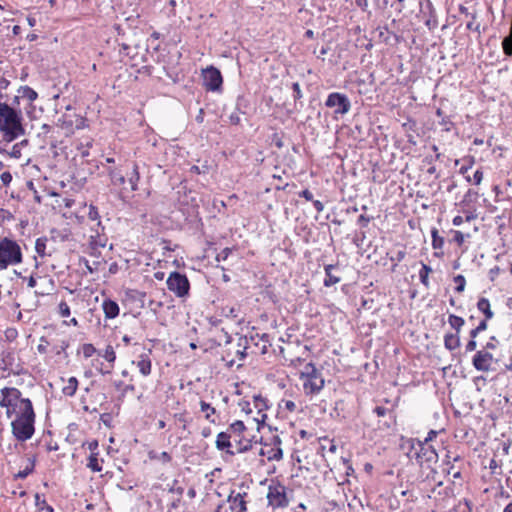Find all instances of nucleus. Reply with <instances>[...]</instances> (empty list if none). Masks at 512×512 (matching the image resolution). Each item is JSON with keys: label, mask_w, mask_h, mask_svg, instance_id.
I'll list each match as a JSON object with an SVG mask.
<instances>
[{"label": "nucleus", "mask_w": 512, "mask_h": 512, "mask_svg": "<svg viewBox=\"0 0 512 512\" xmlns=\"http://www.w3.org/2000/svg\"><path fill=\"white\" fill-rule=\"evenodd\" d=\"M22 120V112L19 108L0 104V132L5 141L12 142L25 134Z\"/></svg>", "instance_id": "f257e3e1"}, {"label": "nucleus", "mask_w": 512, "mask_h": 512, "mask_svg": "<svg viewBox=\"0 0 512 512\" xmlns=\"http://www.w3.org/2000/svg\"><path fill=\"white\" fill-rule=\"evenodd\" d=\"M13 416H15L11 422L13 436L21 442L31 439L35 432V412L32 402L25 404L24 410L18 411Z\"/></svg>", "instance_id": "f03ea898"}, {"label": "nucleus", "mask_w": 512, "mask_h": 512, "mask_svg": "<svg viewBox=\"0 0 512 512\" xmlns=\"http://www.w3.org/2000/svg\"><path fill=\"white\" fill-rule=\"evenodd\" d=\"M21 391L15 387H5L0 391V407L6 408V415L11 418L18 411H23L25 404L31 402L21 397Z\"/></svg>", "instance_id": "7ed1b4c3"}, {"label": "nucleus", "mask_w": 512, "mask_h": 512, "mask_svg": "<svg viewBox=\"0 0 512 512\" xmlns=\"http://www.w3.org/2000/svg\"><path fill=\"white\" fill-rule=\"evenodd\" d=\"M300 379L304 380L303 388L306 395L318 394L325 385L321 372L312 362L305 365L304 370L300 373Z\"/></svg>", "instance_id": "20e7f679"}, {"label": "nucleus", "mask_w": 512, "mask_h": 512, "mask_svg": "<svg viewBox=\"0 0 512 512\" xmlns=\"http://www.w3.org/2000/svg\"><path fill=\"white\" fill-rule=\"evenodd\" d=\"M22 262V251L19 244L10 239L0 240V270L6 269L10 265H16Z\"/></svg>", "instance_id": "39448f33"}, {"label": "nucleus", "mask_w": 512, "mask_h": 512, "mask_svg": "<svg viewBox=\"0 0 512 512\" xmlns=\"http://www.w3.org/2000/svg\"><path fill=\"white\" fill-rule=\"evenodd\" d=\"M408 455L411 458H415L420 465L436 462L438 459V455L433 446L425 442H421L420 440L412 444Z\"/></svg>", "instance_id": "423d86ee"}, {"label": "nucleus", "mask_w": 512, "mask_h": 512, "mask_svg": "<svg viewBox=\"0 0 512 512\" xmlns=\"http://www.w3.org/2000/svg\"><path fill=\"white\" fill-rule=\"evenodd\" d=\"M246 429L245 424L240 420H236L228 427V431L232 433L237 453H245L252 448V439L246 438L244 435Z\"/></svg>", "instance_id": "0eeeda50"}, {"label": "nucleus", "mask_w": 512, "mask_h": 512, "mask_svg": "<svg viewBox=\"0 0 512 512\" xmlns=\"http://www.w3.org/2000/svg\"><path fill=\"white\" fill-rule=\"evenodd\" d=\"M167 288L179 298L189 296L190 282L185 274L178 271L170 273L166 281Z\"/></svg>", "instance_id": "6e6552de"}, {"label": "nucleus", "mask_w": 512, "mask_h": 512, "mask_svg": "<svg viewBox=\"0 0 512 512\" xmlns=\"http://www.w3.org/2000/svg\"><path fill=\"white\" fill-rule=\"evenodd\" d=\"M325 106L333 108L335 115H345L351 109V102L347 95L339 92H332L327 96Z\"/></svg>", "instance_id": "1a4fd4ad"}, {"label": "nucleus", "mask_w": 512, "mask_h": 512, "mask_svg": "<svg viewBox=\"0 0 512 512\" xmlns=\"http://www.w3.org/2000/svg\"><path fill=\"white\" fill-rule=\"evenodd\" d=\"M247 493H235L232 491L226 502L219 504L215 512H245L246 502L244 497Z\"/></svg>", "instance_id": "9d476101"}, {"label": "nucleus", "mask_w": 512, "mask_h": 512, "mask_svg": "<svg viewBox=\"0 0 512 512\" xmlns=\"http://www.w3.org/2000/svg\"><path fill=\"white\" fill-rule=\"evenodd\" d=\"M249 347V342L246 336L238 337L236 348H227L225 350V354L222 356V360L226 361V366L231 368L235 364L234 358H231L232 355L236 356L239 360L243 361L247 356V349Z\"/></svg>", "instance_id": "9b49d317"}, {"label": "nucleus", "mask_w": 512, "mask_h": 512, "mask_svg": "<svg viewBox=\"0 0 512 512\" xmlns=\"http://www.w3.org/2000/svg\"><path fill=\"white\" fill-rule=\"evenodd\" d=\"M267 499L269 505L274 508H283L289 504V500L286 495V487L280 483L269 486Z\"/></svg>", "instance_id": "f8f14e48"}, {"label": "nucleus", "mask_w": 512, "mask_h": 512, "mask_svg": "<svg viewBox=\"0 0 512 512\" xmlns=\"http://www.w3.org/2000/svg\"><path fill=\"white\" fill-rule=\"evenodd\" d=\"M203 85L207 91H219L223 84V77L219 69L210 66L203 70Z\"/></svg>", "instance_id": "ddd939ff"}, {"label": "nucleus", "mask_w": 512, "mask_h": 512, "mask_svg": "<svg viewBox=\"0 0 512 512\" xmlns=\"http://www.w3.org/2000/svg\"><path fill=\"white\" fill-rule=\"evenodd\" d=\"M493 355L486 350H479L472 358V365L477 371L489 372L492 370Z\"/></svg>", "instance_id": "4468645a"}, {"label": "nucleus", "mask_w": 512, "mask_h": 512, "mask_svg": "<svg viewBox=\"0 0 512 512\" xmlns=\"http://www.w3.org/2000/svg\"><path fill=\"white\" fill-rule=\"evenodd\" d=\"M273 446L261 448L259 454L266 456L269 461H279L283 458V450L281 448V439L279 436H274Z\"/></svg>", "instance_id": "2eb2a0df"}, {"label": "nucleus", "mask_w": 512, "mask_h": 512, "mask_svg": "<svg viewBox=\"0 0 512 512\" xmlns=\"http://www.w3.org/2000/svg\"><path fill=\"white\" fill-rule=\"evenodd\" d=\"M232 440H233L232 433L230 431H228V429L226 431L220 432L216 438V442H215L216 448L220 451H225L227 454L233 456L237 452L231 450Z\"/></svg>", "instance_id": "dca6fc26"}, {"label": "nucleus", "mask_w": 512, "mask_h": 512, "mask_svg": "<svg viewBox=\"0 0 512 512\" xmlns=\"http://www.w3.org/2000/svg\"><path fill=\"white\" fill-rule=\"evenodd\" d=\"M151 350L148 353L140 354L136 360L132 361V364L136 365L142 376L147 377L152 372V362L150 359Z\"/></svg>", "instance_id": "f3484780"}, {"label": "nucleus", "mask_w": 512, "mask_h": 512, "mask_svg": "<svg viewBox=\"0 0 512 512\" xmlns=\"http://www.w3.org/2000/svg\"><path fill=\"white\" fill-rule=\"evenodd\" d=\"M373 412L380 418H387V420H385L383 423L386 428H390L393 424H395L396 416L393 410L383 406H376L373 409Z\"/></svg>", "instance_id": "a211bd4d"}, {"label": "nucleus", "mask_w": 512, "mask_h": 512, "mask_svg": "<svg viewBox=\"0 0 512 512\" xmlns=\"http://www.w3.org/2000/svg\"><path fill=\"white\" fill-rule=\"evenodd\" d=\"M102 309L107 319H114L119 315L120 308L117 302L111 299H105L102 303Z\"/></svg>", "instance_id": "6ab92c4d"}, {"label": "nucleus", "mask_w": 512, "mask_h": 512, "mask_svg": "<svg viewBox=\"0 0 512 512\" xmlns=\"http://www.w3.org/2000/svg\"><path fill=\"white\" fill-rule=\"evenodd\" d=\"M337 265H325L324 271H325V279L323 281V284L325 287H331L341 281V278L333 273V270L337 269Z\"/></svg>", "instance_id": "aec40b11"}, {"label": "nucleus", "mask_w": 512, "mask_h": 512, "mask_svg": "<svg viewBox=\"0 0 512 512\" xmlns=\"http://www.w3.org/2000/svg\"><path fill=\"white\" fill-rule=\"evenodd\" d=\"M461 345L460 334L458 333H446L444 335V347L449 351L458 349Z\"/></svg>", "instance_id": "412c9836"}, {"label": "nucleus", "mask_w": 512, "mask_h": 512, "mask_svg": "<svg viewBox=\"0 0 512 512\" xmlns=\"http://www.w3.org/2000/svg\"><path fill=\"white\" fill-rule=\"evenodd\" d=\"M107 173L110 177L111 184L114 186H122L126 182L125 176L117 169L109 167Z\"/></svg>", "instance_id": "4be33fe9"}, {"label": "nucleus", "mask_w": 512, "mask_h": 512, "mask_svg": "<svg viewBox=\"0 0 512 512\" xmlns=\"http://www.w3.org/2000/svg\"><path fill=\"white\" fill-rule=\"evenodd\" d=\"M477 309L482 312L486 319H492L494 317V312L491 310L490 301L481 297L477 302Z\"/></svg>", "instance_id": "5701e85b"}, {"label": "nucleus", "mask_w": 512, "mask_h": 512, "mask_svg": "<svg viewBox=\"0 0 512 512\" xmlns=\"http://www.w3.org/2000/svg\"><path fill=\"white\" fill-rule=\"evenodd\" d=\"M78 384H79V382L76 377H74V376L70 377L67 380L66 385L63 386L62 393L65 396L73 397L76 394V391L78 389Z\"/></svg>", "instance_id": "b1692460"}, {"label": "nucleus", "mask_w": 512, "mask_h": 512, "mask_svg": "<svg viewBox=\"0 0 512 512\" xmlns=\"http://www.w3.org/2000/svg\"><path fill=\"white\" fill-rule=\"evenodd\" d=\"M448 323L451 328L455 330V333L460 334V331L465 324V320L460 316L450 314L448 317Z\"/></svg>", "instance_id": "393cba45"}, {"label": "nucleus", "mask_w": 512, "mask_h": 512, "mask_svg": "<svg viewBox=\"0 0 512 512\" xmlns=\"http://www.w3.org/2000/svg\"><path fill=\"white\" fill-rule=\"evenodd\" d=\"M17 92L22 98L28 99L31 103L38 98V93L29 86H20Z\"/></svg>", "instance_id": "a878e982"}, {"label": "nucleus", "mask_w": 512, "mask_h": 512, "mask_svg": "<svg viewBox=\"0 0 512 512\" xmlns=\"http://www.w3.org/2000/svg\"><path fill=\"white\" fill-rule=\"evenodd\" d=\"M432 272V268L425 264V263H422V266H421V269L419 271V279H420V282L426 287V288H429L430 286V282H429V274Z\"/></svg>", "instance_id": "bb28decb"}, {"label": "nucleus", "mask_w": 512, "mask_h": 512, "mask_svg": "<svg viewBox=\"0 0 512 512\" xmlns=\"http://www.w3.org/2000/svg\"><path fill=\"white\" fill-rule=\"evenodd\" d=\"M148 457L150 460H157V461H161L162 463H168L172 459L170 454L166 451L158 453L154 450H151L148 452Z\"/></svg>", "instance_id": "cd10ccee"}, {"label": "nucleus", "mask_w": 512, "mask_h": 512, "mask_svg": "<svg viewBox=\"0 0 512 512\" xmlns=\"http://www.w3.org/2000/svg\"><path fill=\"white\" fill-rule=\"evenodd\" d=\"M87 467L91 469L93 472H101L102 466L100 464V460L98 458V453H91L88 458Z\"/></svg>", "instance_id": "c85d7f7f"}, {"label": "nucleus", "mask_w": 512, "mask_h": 512, "mask_svg": "<svg viewBox=\"0 0 512 512\" xmlns=\"http://www.w3.org/2000/svg\"><path fill=\"white\" fill-rule=\"evenodd\" d=\"M200 409L202 412H205L206 415H205V418L211 422V423H215V419L212 418V415L216 413V410L214 407H212L209 403L201 400L200 401Z\"/></svg>", "instance_id": "c756f323"}, {"label": "nucleus", "mask_w": 512, "mask_h": 512, "mask_svg": "<svg viewBox=\"0 0 512 512\" xmlns=\"http://www.w3.org/2000/svg\"><path fill=\"white\" fill-rule=\"evenodd\" d=\"M98 355L103 357L106 361H108L109 363H112V364L116 360V353L114 351V348L111 345H107L103 352L98 351Z\"/></svg>", "instance_id": "7c9ffc66"}, {"label": "nucleus", "mask_w": 512, "mask_h": 512, "mask_svg": "<svg viewBox=\"0 0 512 512\" xmlns=\"http://www.w3.org/2000/svg\"><path fill=\"white\" fill-rule=\"evenodd\" d=\"M35 505L37 506L39 512H54L53 507L49 505L45 499L41 500L38 493L35 495Z\"/></svg>", "instance_id": "2f4dec72"}, {"label": "nucleus", "mask_w": 512, "mask_h": 512, "mask_svg": "<svg viewBox=\"0 0 512 512\" xmlns=\"http://www.w3.org/2000/svg\"><path fill=\"white\" fill-rule=\"evenodd\" d=\"M139 180H140V174L138 171V166H137V164H134L132 174L128 178V182L131 186L132 191L137 190V185H138Z\"/></svg>", "instance_id": "473e14b6"}, {"label": "nucleus", "mask_w": 512, "mask_h": 512, "mask_svg": "<svg viewBox=\"0 0 512 512\" xmlns=\"http://www.w3.org/2000/svg\"><path fill=\"white\" fill-rule=\"evenodd\" d=\"M253 403L258 413H262L268 409L267 399L263 398L261 395H255L253 397Z\"/></svg>", "instance_id": "72a5a7b5"}, {"label": "nucleus", "mask_w": 512, "mask_h": 512, "mask_svg": "<svg viewBox=\"0 0 512 512\" xmlns=\"http://www.w3.org/2000/svg\"><path fill=\"white\" fill-rule=\"evenodd\" d=\"M48 239L47 237H40L36 239L35 242V250L37 254L41 257L46 255V243Z\"/></svg>", "instance_id": "f704fd0d"}, {"label": "nucleus", "mask_w": 512, "mask_h": 512, "mask_svg": "<svg viewBox=\"0 0 512 512\" xmlns=\"http://www.w3.org/2000/svg\"><path fill=\"white\" fill-rule=\"evenodd\" d=\"M453 280L456 284L455 291L457 293H462L465 290V286H466L465 277L463 275L459 274V275L455 276Z\"/></svg>", "instance_id": "c9c22d12"}, {"label": "nucleus", "mask_w": 512, "mask_h": 512, "mask_svg": "<svg viewBox=\"0 0 512 512\" xmlns=\"http://www.w3.org/2000/svg\"><path fill=\"white\" fill-rule=\"evenodd\" d=\"M450 233L453 235L451 241L455 242L458 246H462L465 242V235L458 230H450Z\"/></svg>", "instance_id": "e433bc0d"}, {"label": "nucleus", "mask_w": 512, "mask_h": 512, "mask_svg": "<svg viewBox=\"0 0 512 512\" xmlns=\"http://www.w3.org/2000/svg\"><path fill=\"white\" fill-rule=\"evenodd\" d=\"M82 353H83V356L85 358H90L92 357L95 353H98V351L96 350V348L90 344V343H85L83 344L82 346Z\"/></svg>", "instance_id": "4c0bfd02"}, {"label": "nucleus", "mask_w": 512, "mask_h": 512, "mask_svg": "<svg viewBox=\"0 0 512 512\" xmlns=\"http://www.w3.org/2000/svg\"><path fill=\"white\" fill-rule=\"evenodd\" d=\"M222 314L225 316V317H228V318H231V319H236L239 315V309L236 308V307H224L222 309Z\"/></svg>", "instance_id": "58836bf2"}, {"label": "nucleus", "mask_w": 512, "mask_h": 512, "mask_svg": "<svg viewBox=\"0 0 512 512\" xmlns=\"http://www.w3.org/2000/svg\"><path fill=\"white\" fill-rule=\"evenodd\" d=\"M58 313L61 317H69L70 316V314H71L70 307L65 301H61L59 303Z\"/></svg>", "instance_id": "ea45409f"}, {"label": "nucleus", "mask_w": 512, "mask_h": 512, "mask_svg": "<svg viewBox=\"0 0 512 512\" xmlns=\"http://www.w3.org/2000/svg\"><path fill=\"white\" fill-rule=\"evenodd\" d=\"M247 107V101L243 96H238L236 100L235 109L241 114H245V108Z\"/></svg>", "instance_id": "a19ab883"}, {"label": "nucleus", "mask_w": 512, "mask_h": 512, "mask_svg": "<svg viewBox=\"0 0 512 512\" xmlns=\"http://www.w3.org/2000/svg\"><path fill=\"white\" fill-rule=\"evenodd\" d=\"M266 418H267V414L265 413V411H263L262 413L257 412V417L253 418V421L257 423L258 431L260 430V428L262 426H264Z\"/></svg>", "instance_id": "79ce46f5"}, {"label": "nucleus", "mask_w": 512, "mask_h": 512, "mask_svg": "<svg viewBox=\"0 0 512 512\" xmlns=\"http://www.w3.org/2000/svg\"><path fill=\"white\" fill-rule=\"evenodd\" d=\"M232 252V249L231 248H224L220 253L217 254L215 260L217 262H220V261H225L227 260V258L229 257V255L231 254Z\"/></svg>", "instance_id": "37998d69"}, {"label": "nucleus", "mask_w": 512, "mask_h": 512, "mask_svg": "<svg viewBox=\"0 0 512 512\" xmlns=\"http://www.w3.org/2000/svg\"><path fill=\"white\" fill-rule=\"evenodd\" d=\"M292 90H293V98L295 101L300 100L303 97L300 85L298 82H294L292 84Z\"/></svg>", "instance_id": "c03bdc74"}, {"label": "nucleus", "mask_w": 512, "mask_h": 512, "mask_svg": "<svg viewBox=\"0 0 512 512\" xmlns=\"http://www.w3.org/2000/svg\"><path fill=\"white\" fill-rule=\"evenodd\" d=\"M240 112H238L236 109L234 112H232L230 115H229V122L230 124L232 125H239L241 123V118H240Z\"/></svg>", "instance_id": "a18cd8bd"}, {"label": "nucleus", "mask_w": 512, "mask_h": 512, "mask_svg": "<svg viewBox=\"0 0 512 512\" xmlns=\"http://www.w3.org/2000/svg\"><path fill=\"white\" fill-rule=\"evenodd\" d=\"M21 151H22V150H21V148L19 147V145L14 144V145L12 146L11 151H10V152H7L6 154H7V155H9V156H10V157H12V158H16V159H18V158H20V157H21V155H22Z\"/></svg>", "instance_id": "49530a36"}, {"label": "nucleus", "mask_w": 512, "mask_h": 512, "mask_svg": "<svg viewBox=\"0 0 512 512\" xmlns=\"http://www.w3.org/2000/svg\"><path fill=\"white\" fill-rule=\"evenodd\" d=\"M440 125L443 126L444 131L449 132L453 126V123L448 116H444L440 121Z\"/></svg>", "instance_id": "de8ad7c7"}, {"label": "nucleus", "mask_w": 512, "mask_h": 512, "mask_svg": "<svg viewBox=\"0 0 512 512\" xmlns=\"http://www.w3.org/2000/svg\"><path fill=\"white\" fill-rule=\"evenodd\" d=\"M372 220V217L365 216L364 214H361L357 219V224L363 228L367 227L370 221Z\"/></svg>", "instance_id": "09e8293b"}, {"label": "nucleus", "mask_w": 512, "mask_h": 512, "mask_svg": "<svg viewBox=\"0 0 512 512\" xmlns=\"http://www.w3.org/2000/svg\"><path fill=\"white\" fill-rule=\"evenodd\" d=\"M99 213L97 207L90 205L89 211H88V218L90 220H98L99 219Z\"/></svg>", "instance_id": "8fccbe9b"}, {"label": "nucleus", "mask_w": 512, "mask_h": 512, "mask_svg": "<svg viewBox=\"0 0 512 512\" xmlns=\"http://www.w3.org/2000/svg\"><path fill=\"white\" fill-rule=\"evenodd\" d=\"M0 178H1L2 184H3L4 186H9V184H10V183H11V181H12V175H11V173H10V172H8V171L3 172V173L1 174V176H0Z\"/></svg>", "instance_id": "3c124183"}, {"label": "nucleus", "mask_w": 512, "mask_h": 512, "mask_svg": "<svg viewBox=\"0 0 512 512\" xmlns=\"http://www.w3.org/2000/svg\"><path fill=\"white\" fill-rule=\"evenodd\" d=\"M239 406L241 407V410L245 412L246 414H251L253 412V409L251 407V403L249 401H241L239 402Z\"/></svg>", "instance_id": "603ef678"}, {"label": "nucleus", "mask_w": 512, "mask_h": 512, "mask_svg": "<svg viewBox=\"0 0 512 512\" xmlns=\"http://www.w3.org/2000/svg\"><path fill=\"white\" fill-rule=\"evenodd\" d=\"M443 245H444V238L443 237H439V238H436V239L432 240V247L435 250H441L443 248Z\"/></svg>", "instance_id": "864d4df0"}, {"label": "nucleus", "mask_w": 512, "mask_h": 512, "mask_svg": "<svg viewBox=\"0 0 512 512\" xmlns=\"http://www.w3.org/2000/svg\"><path fill=\"white\" fill-rule=\"evenodd\" d=\"M483 180V172L481 170H476L473 174L472 181L475 185H479Z\"/></svg>", "instance_id": "5fc2aeb1"}, {"label": "nucleus", "mask_w": 512, "mask_h": 512, "mask_svg": "<svg viewBox=\"0 0 512 512\" xmlns=\"http://www.w3.org/2000/svg\"><path fill=\"white\" fill-rule=\"evenodd\" d=\"M405 256H406V252H405V250H399V251L395 254V256L391 257L390 259H391L392 261H395L396 263H399V262H401V261L405 258Z\"/></svg>", "instance_id": "6e6d98bb"}, {"label": "nucleus", "mask_w": 512, "mask_h": 512, "mask_svg": "<svg viewBox=\"0 0 512 512\" xmlns=\"http://www.w3.org/2000/svg\"><path fill=\"white\" fill-rule=\"evenodd\" d=\"M495 342H498V341H497L496 337L492 336V337L490 338V341H488V342L486 343V345L484 346V348H483L482 350H486V351H488V350H494V349L496 348V344H495Z\"/></svg>", "instance_id": "4d7b16f0"}, {"label": "nucleus", "mask_w": 512, "mask_h": 512, "mask_svg": "<svg viewBox=\"0 0 512 512\" xmlns=\"http://www.w3.org/2000/svg\"><path fill=\"white\" fill-rule=\"evenodd\" d=\"M282 403L286 410L293 412L296 409V404L292 400H282Z\"/></svg>", "instance_id": "13d9d810"}, {"label": "nucleus", "mask_w": 512, "mask_h": 512, "mask_svg": "<svg viewBox=\"0 0 512 512\" xmlns=\"http://www.w3.org/2000/svg\"><path fill=\"white\" fill-rule=\"evenodd\" d=\"M500 273V268L498 266H494L493 268H491L489 270V278L491 281H494L496 279V277L499 275Z\"/></svg>", "instance_id": "bf43d9fd"}, {"label": "nucleus", "mask_w": 512, "mask_h": 512, "mask_svg": "<svg viewBox=\"0 0 512 512\" xmlns=\"http://www.w3.org/2000/svg\"><path fill=\"white\" fill-rule=\"evenodd\" d=\"M299 196L303 197L307 201H313V193L310 190H308V189H305V190L301 191L299 193Z\"/></svg>", "instance_id": "052dcab7"}, {"label": "nucleus", "mask_w": 512, "mask_h": 512, "mask_svg": "<svg viewBox=\"0 0 512 512\" xmlns=\"http://www.w3.org/2000/svg\"><path fill=\"white\" fill-rule=\"evenodd\" d=\"M477 348V342L476 340L470 339L468 343L466 344L465 350L466 352H472L475 351Z\"/></svg>", "instance_id": "680f3d73"}, {"label": "nucleus", "mask_w": 512, "mask_h": 512, "mask_svg": "<svg viewBox=\"0 0 512 512\" xmlns=\"http://www.w3.org/2000/svg\"><path fill=\"white\" fill-rule=\"evenodd\" d=\"M355 4L362 11H367V9H368V0H355Z\"/></svg>", "instance_id": "e2e57ef3"}, {"label": "nucleus", "mask_w": 512, "mask_h": 512, "mask_svg": "<svg viewBox=\"0 0 512 512\" xmlns=\"http://www.w3.org/2000/svg\"><path fill=\"white\" fill-rule=\"evenodd\" d=\"M135 386L133 384L124 385L121 393V397H124L129 392H134Z\"/></svg>", "instance_id": "0e129e2a"}, {"label": "nucleus", "mask_w": 512, "mask_h": 512, "mask_svg": "<svg viewBox=\"0 0 512 512\" xmlns=\"http://www.w3.org/2000/svg\"><path fill=\"white\" fill-rule=\"evenodd\" d=\"M88 449L91 451V453H97L96 450L98 449V441L92 440L87 443Z\"/></svg>", "instance_id": "69168bd1"}, {"label": "nucleus", "mask_w": 512, "mask_h": 512, "mask_svg": "<svg viewBox=\"0 0 512 512\" xmlns=\"http://www.w3.org/2000/svg\"><path fill=\"white\" fill-rule=\"evenodd\" d=\"M35 467V459L29 458V465L24 469V472H27V476L34 471Z\"/></svg>", "instance_id": "338daca9"}, {"label": "nucleus", "mask_w": 512, "mask_h": 512, "mask_svg": "<svg viewBox=\"0 0 512 512\" xmlns=\"http://www.w3.org/2000/svg\"><path fill=\"white\" fill-rule=\"evenodd\" d=\"M436 436H437V431L430 430L428 432L427 437L422 442H425V443L429 444V442L432 441Z\"/></svg>", "instance_id": "774afa93"}]
</instances>
